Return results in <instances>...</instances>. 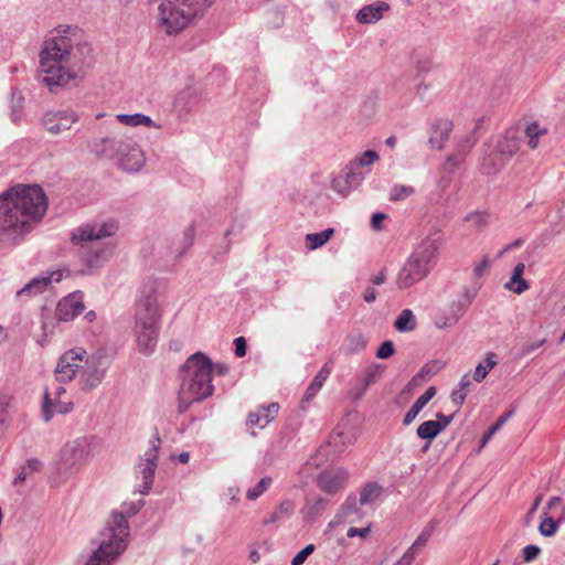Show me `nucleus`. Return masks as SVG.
I'll list each match as a JSON object with an SVG mask.
<instances>
[{
	"mask_svg": "<svg viewBox=\"0 0 565 565\" xmlns=\"http://www.w3.org/2000/svg\"><path fill=\"white\" fill-rule=\"evenodd\" d=\"M94 61L93 47L84 31L77 26L58 25L43 43L38 79L50 92H56L78 78Z\"/></svg>",
	"mask_w": 565,
	"mask_h": 565,
	"instance_id": "nucleus-1",
	"label": "nucleus"
},
{
	"mask_svg": "<svg viewBox=\"0 0 565 565\" xmlns=\"http://www.w3.org/2000/svg\"><path fill=\"white\" fill-rule=\"evenodd\" d=\"M47 209L42 188L17 184L0 196V243H12L31 231Z\"/></svg>",
	"mask_w": 565,
	"mask_h": 565,
	"instance_id": "nucleus-2",
	"label": "nucleus"
},
{
	"mask_svg": "<svg viewBox=\"0 0 565 565\" xmlns=\"http://www.w3.org/2000/svg\"><path fill=\"white\" fill-rule=\"evenodd\" d=\"M163 295L156 281L145 284L135 303V324L139 352L151 354L158 343Z\"/></svg>",
	"mask_w": 565,
	"mask_h": 565,
	"instance_id": "nucleus-3",
	"label": "nucleus"
},
{
	"mask_svg": "<svg viewBox=\"0 0 565 565\" xmlns=\"http://www.w3.org/2000/svg\"><path fill=\"white\" fill-rule=\"evenodd\" d=\"M212 372L213 364L205 354L196 352L186 359L179 369V375L182 376L179 412L186 409L191 403L202 401L213 394Z\"/></svg>",
	"mask_w": 565,
	"mask_h": 565,
	"instance_id": "nucleus-4",
	"label": "nucleus"
},
{
	"mask_svg": "<svg viewBox=\"0 0 565 565\" xmlns=\"http://www.w3.org/2000/svg\"><path fill=\"white\" fill-rule=\"evenodd\" d=\"M114 221L103 224H86L72 233V242L79 246V256L89 268H98L108 260L111 248L104 238L113 236L117 231Z\"/></svg>",
	"mask_w": 565,
	"mask_h": 565,
	"instance_id": "nucleus-5",
	"label": "nucleus"
},
{
	"mask_svg": "<svg viewBox=\"0 0 565 565\" xmlns=\"http://www.w3.org/2000/svg\"><path fill=\"white\" fill-rule=\"evenodd\" d=\"M443 243V234L435 231L417 245L397 274L396 285L399 289L414 286L430 273Z\"/></svg>",
	"mask_w": 565,
	"mask_h": 565,
	"instance_id": "nucleus-6",
	"label": "nucleus"
},
{
	"mask_svg": "<svg viewBox=\"0 0 565 565\" xmlns=\"http://www.w3.org/2000/svg\"><path fill=\"white\" fill-rule=\"evenodd\" d=\"M87 148L98 158L117 159L118 166L126 172H138L145 163L139 146L124 136L92 138Z\"/></svg>",
	"mask_w": 565,
	"mask_h": 565,
	"instance_id": "nucleus-7",
	"label": "nucleus"
},
{
	"mask_svg": "<svg viewBox=\"0 0 565 565\" xmlns=\"http://www.w3.org/2000/svg\"><path fill=\"white\" fill-rule=\"evenodd\" d=\"M129 525L124 513L113 512L110 521L100 533L98 548L85 565H109L126 548Z\"/></svg>",
	"mask_w": 565,
	"mask_h": 565,
	"instance_id": "nucleus-8",
	"label": "nucleus"
},
{
	"mask_svg": "<svg viewBox=\"0 0 565 565\" xmlns=\"http://www.w3.org/2000/svg\"><path fill=\"white\" fill-rule=\"evenodd\" d=\"M113 362V356L105 348H99L89 355H85L79 366L78 385L84 392H90L104 381Z\"/></svg>",
	"mask_w": 565,
	"mask_h": 565,
	"instance_id": "nucleus-9",
	"label": "nucleus"
},
{
	"mask_svg": "<svg viewBox=\"0 0 565 565\" xmlns=\"http://www.w3.org/2000/svg\"><path fill=\"white\" fill-rule=\"evenodd\" d=\"M102 440L94 436H81L68 441L62 451L61 470H77L99 454Z\"/></svg>",
	"mask_w": 565,
	"mask_h": 565,
	"instance_id": "nucleus-10",
	"label": "nucleus"
},
{
	"mask_svg": "<svg viewBox=\"0 0 565 565\" xmlns=\"http://www.w3.org/2000/svg\"><path fill=\"white\" fill-rule=\"evenodd\" d=\"M520 142L514 136H503L497 146L487 152L482 159L481 169L486 174H494L500 171L509 160L519 151Z\"/></svg>",
	"mask_w": 565,
	"mask_h": 565,
	"instance_id": "nucleus-11",
	"label": "nucleus"
},
{
	"mask_svg": "<svg viewBox=\"0 0 565 565\" xmlns=\"http://www.w3.org/2000/svg\"><path fill=\"white\" fill-rule=\"evenodd\" d=\"M149 448L140 456L139 462L136 466V478H141L142 483L138 484L140 494H148L154 477L157 468L158 452L160 449L161 440L156 437L149 441Z\"/></svg>",
	"mask_w": 565,
	"mask_h": 565,
	"instance_id": "nucleus-12",
	"label": "nucleus"
},
{
	"mask_svg": "<svg viewBox=\"0 0 565 565\" xmlns=\"http://www.w3.org/2000/svg\"><path fill=\"white\" fill-rule=\"evenodd\" d=\"M86 350L83 348H74L64 352L57 360L54 377L60 384H66L74 380L75 375H79V366L84 361Z\"/></svg>",
	"mask_w": 565,
	"mask_h": 565,
	"instance_id": "nucleus-13",
	"label": "nucleus"
},
{
	"mask_svg": "<svg viewBox=\"0 0 565 565\" xmlns=\"http://www.w3.org/2000/svg\"><path fill=\"white\" fill-rule=\"evenodd\" d=\"M65 394L66 390L62 385L56 386L54 393H50L47 390L44 391L42 417L45 423H49L55 413L67 414L73 409V402L62 399Z\"/></svg>",
	"mask_w": 565,
	"mask_h": 565,
	"instance_id": "nucleus-14",
	"label": "nucleus"
},
{
	"mask_svg": "<svg viewBox=\"0 0 565 565\" xmlns=\"http://www.w3.org/2000/svg\"><path fill=\"white\" fill-rule=\"evenodd\" d=\"M79 117L71 108L49 110L42 118L45 130L51 135H58L71 129L72 125L78 121Z\"/></svg>",
	"mask_w": 565,
	"mask_h": 565,
	"instance_id": "nucleus-15",
	"label": "nucleus"
},
{
	"mask_svg": "<svg viewBox=\"0 0 565 565\" xmlns=\"http://www.w3.org/2000/svg\"><path fill=\"white\" fill-rule=\"evenodd\" d=\"M63 279L62 270L43 273L31 279L23 288L17 291L18 298L30 299L44 292L52 282H60Z\"/></svg>",
	"mask_w": 565,
	"mask_h": 565,
	"instance_id": "nucleus-16",
	"label": "nucleus"
},
{
	"mask_svg": "<svg viewBox=\"0 0 565 565\" xmlns=\"http://www.w3.org/2000/svg\"><path fill=\"white\" fill-rule=\"evenodd\" d=\"M85 309L82 291H75L58 301L55 317L58 321H72Z\"/></svg>",
	"mask_w": 565,
	"mask_h": 565,
	"instance_id": "nucleus-17",
	"label": "nucleus"
},
{
	"mask_svg": "<svg viewBox=\"0 0 565 565\" xmlns=\"http://www.w3.org/2000/svg\"><path fill=\"white\" fill-rule=\"evenodd\" d=\"M215 0H179V31L201 17Z\"/></svg>",
	"mask_w": 565,
	"mask_h": 565,
	"instance_id": "nucleus-18",
	"label": "nucleus"
},
{
	"mask_svg": "<svg viewBox=\"0 0 565 565\" xmlns=\"http://www.w3.org/2000/svg\"><path fill=\"white\" fill-rule=\"evenodd\" d=\"M383 366L380 364H371L369 365L364 374L358 379V383L354 387L350 390V396L354 401H359L363 397L369 386L379 382L383 374Z\"/></svg>",
	"mask_w": 565,
	"mask_h": 565,
	"instance_id": "nucleus-19",
	"label": "nucleus"
},
{
	"mask_svg": "<svg viewBox=\"0 0 565 565\" xmlns=\"http://www.w3.org/2000/svg\"><path fill=\"white\" fill-rule=\"evenodd\" d=\"M348 472L343 468L322 471L318 477L319 488L327 493H335L343 488Z\"/></svg>",
	"mask_w": 565,
	"mask_h": 565,
	"instance_id": "nucleus-20",
	"label": "nucleus"
},
{
	"mask_svg": "<svg viewBox=\"0 0 565 565\" xmlns=\"http://www.w3.org/2000/svg\"><path fill=\"white\" fill-rule=\"evenodd\" d=\"M175 1L162 0L158 7V25L167 34L177 33Z\"/></svg>",
	"mask_w": 565,
	"mask_h": 565,
	"instance_id": "nucleus-21",
	"label": "nucleus"
},
{
	"mask_svg": "<svg viewBox=\"0 0 565 565\" xmlns=\"http://www.w3.org/2000/svg\"><path fill=\"white\" fill-rule=\"evenodd\" d=\"M452 130V122L446 118H439L433 121L429 136V145L435 149H443L445 142L449 139Z\"/></svg>",
	"mask_w": 565,
	"mask_h": 565,
	"instance_id": "nucleus-22",
	"label": "nucleus"
},
{
	"mask_svg": "<svg viewBox=\"0 0 565 565\" xmlns=\"http://www.w3.org/2000/svg\"><path fill=\"white\" fill-rule=\"evenodd\" d=\"M390 9V6L383 1H376L372 4L364 6L356 13V20L360 23H375L382 19L383 13Z\"/></svg>",
	"mask_w": 565,
	"mask_h": 565,
	"instance_id": "nucleus-23",
	"label": "nucleus"
},
{
	"mask_svg": "<svg viewBox=\"0 0 565 565\" xmlns=\"http://www.w3.org/2000/svg\"><path fill=\"white\" fill-rule=\"evenodd\" d=\"M436 387L429 386L424 394H422L415 403L411 406L404 416L403 424L409 425L417 417L419 412L427 405V403L435 396Z\"/></svg>",
	"mask_w": 565,
	"mask_h": 565,
	"instance_id": "nucleus-24",
	"label": "nucleus"
},
{
	"mask_svg": "<svg viewBox=\"0 0 565 565\" xmlns=\"http://www.w3.org/2000/svg\"><path fill=\"white\" fill-rule=\"evenodd\" d=\"M525 265L523 263L516 264L512 271L510 280L504 285V288L518 295H521L524 291H526L530 288V286L529 282L522 277Z\"/></svg>",
	"mask_w": 565,
	"mask_h": 565,
	"instance_id": "nucleus-25",
	"label": "nucleus"
},
{
	"mask_svg": "<svg viewBox=\"0 0 565 565\" xmlns=\"http://www.w3.org/2000/svg\"><path fill=\"white\" fill-rule=\"evenodd\" d=\"M359 504V499L355 495H349L345 502L341 505L338 516L349 523L356 522L361 518Z\"/></svg>",
	"mask_w": 565,
	"mask_h": 565,
	"instance_id": "nucleus-26",
	"label": "nucleus"
},
{
	"mask_svg": "<svg viewBox=\"0 0 565 565\" xmlns=\"http://www.w3.org/2000/svg\"><path fill=\"white\" fill-rule=\"evenodd\" d=\"M330 373H331V367L328 364L323 365L319 370V372L317 373V375L315 376V379L312 380V382L310 383V385L308 386V388L305 393L303 398L306 401H310L311 398H313L316 396V394L320 391V388L322 387L323 383L326 382V380L328 379Z\"/></svg>",
	"mask_w": 565,
	"mask_h": 565,
	"instance_id": "nucleus-27",
	"label": "nucleus"
},
{
	"mask_svg": "<svg viewBox=\"0 0 565 565\" xmlns=\"http://www.w3.org/2000/svg\"><path fill=\"white\" fill-rule=\"evenodd\" d=\"M116 119L119 122H121L126 126H131V127H136V126H140V125L148 126V127H156V128L159 127L157 124L153 122V120L149 116H146V115L139 114V113H136L132 115L119 114L116 116Z\"/></svg>",
	"mask_w": 565,
	"mask_h": 565,
	"instance_id": "nucleus-28",
	"label": "nucleus"
},
{
	"mask_svg": "<svg viewBox=\"0 0 565 565\" xmlns=\"http://www.w3.org/2000/svg\"><path fill=\"white\" fill-rule=\"evenodd\" d=\"M524 132L527 138L529 148L534 150L539 147L540 138L547 135L548 129L541 126L537 121H533L526 126Z\"/></svg>",
	"mask_w": 565,
	"mask_h": 565,
	"instance_id": "nucleus-29",
	"label": "nucleus"
},
{
	"mask_svg": "<svg viewBox=\"0 0 565 565\" xmlns=\"http://www.w3.org/2000/svg\"><path fill=\"white\" fill-rule=\"evenodd\" d=\"M417 326L414 312L411 309H404L397 316L394 327L399 332H411Z\"/></svg>",
	"mask_w": 565,
	"mask_h": 565,
	"instance_id": "nucleus-30",
	"label": "nucleus"
},
{
	"mask_svg": "<svg viewBox=\"0 0 565 565\" xmlns=\"http://www.w3.org/2000/svg\"><path fill=\"white\" fill-rule=\"evenodd\" d=\"M201 97V89L196 85L189 84L182 92L183 110L190 113L192 108L199 103Z\"/></svg>",
	"mask_w": 565,
	"mask_h": 565,
	"instance_id": "nucleus-31",
	"label": "nucleus"
},
{
	"mask_svg": "<svg viewBox=\"0 0 565 565\" xmlns=\"http://www.w3.org/2000/svg\"><path fill=\"white\" fill-rule=\"evenodd\" d=\"M497 354L493 352H489L484 362H481L477 365L473 373V381L480 383L482 382L488 373L497 365Z\"/></svg>",
	"mask_w": 565,
	"mask_h": 565,
	"instance_id": "nucleus-32",
	"label": "nucleus"
},
{
	"mask_svg": "<svg viewBox=\"0 0 565 565\" xmlns=\"http://www.w3.org/2000/svg\"><path fill=\"white\" fill-rule=\"evenodd\" d=\"M333 228H327L319 233H310L306 236V244L310 250L323 246L333 235Z\"/></svg>",
	"mask_w": 565,
	"mask_h": 565,
	"instance_id": "nucleus-33",
	"label": "nucleus"
},
{
	"mask_svg": "<svg viewBox=\"0 0 565 565\" xmlns=\"http://www.w3.org/2000/svg\"><path fill=\"white\" fill-rule=\"evenodd\" d=\"M471 385H472V382L470 380L469 374H465L461 377V380L458 384V387L451 392L452 403L456 404L458 407H460L465 403L466 396H467V394L469 392V387Z\"/></svg>",
	"mask_w": 565,
	"mask_h": 565,
	"instance_id": "nucleus-34",
	"label": "nucleus"
},
{
	"mask_svg": "<svg viewBox=\"0 0 565 565\" xmlns=\"http://www.w3.org/2000/svg\"><path fill=\"white\" fill-rule=\"evenodd\" d=\"M366 345V340L360 332L351 333L345 339L344 352L348 354H355L361 352Z\"/></svg>",
	"mask_w": 565,
	"mask_h": 565,
	"instance_id": "nucleus-35",
	"label": "nucleus"
},
{
	"mask_svg": "<svg viewBox=\"0 0 565 565\" xmlns=\"http://www.w3.org/2000/svg\"><path fill=\"white\" fill-rule=\"evenodd\" d=\"M416 433L419 438L431 441L440 434V426L435 420H426L418 426Z\"/></svg>",
	"mask_w": 565,
	"mask_h": 565,
	"instance_id": "nucleus-36",
	"label": "nucleus"
},
{
	"mask_svg": "<svg viewBox=\"0 0 565 565\" xmlns=\"http://www.w3.org/2000/svg\"><path fill=\"white\" fill-rule=\"evenodd\" d=\"M436 529V521L431 520L420 532L417 539L414 541L412 546L406 552H413L414 557L418 547L424 546L427 541L431 537Z\"/></svg>",
	"mask_w": 565,
	"mask_h": 565,
	"instance_id": "nucleus-37",
	"label": "nucleus"
},
{
	"mask_svg": "<svg viewBox=\"0 0 565 565\" xmlns=\"http://www.w3.org/2000/svg\"><path fill=\"white\" fill-rule=\"evenodd\" d=\"M295 510V503L290 500H284L278 508L271 513L265 524L276 523L285 516H290Z\"/></svg>",
	"mask_w": 565,
	"mask_h": 565,
	"instance_id": "nucleus-38",
	"label": "nucleus"
},
{
	"mask_svg": "<svg viewBox=\"0 0 565 565\" xmlns=\"http://www.w3.org/2000/svg\"><path fill=\"white\" fill-rule=\"evenodd\" d=\"M382 488L374 483H367L360 493V504H369L375 501L381 494Z\"/></svg>",
	"mask_w": 565,
	"mask_h": 565,
	"instance_id": "nucleus-39",
	"label": "nucleus"
},
{
	"mask_svg": "<svg viewBox=\"0 0 565 565\" xmlns=\"http://www.w3.org/2000/svg\"><path fill=\"white\" fill-rule=\"evenodd\" d=\"M379 153L374 150H366L356 159L352 160V169L370 167L379 160Z\"/></svg>",
	"mask_w": 565,
	"mask_h": 565,
	"instance_id": "nucleus-40",
	"label": "nucleus"
},
{
	"mask_svg": "<svg viewBox=\"0 0 565 565\" xmlns=\"http://www.w3.org/2000/svg\"><path fill=\"white\" fill-rule=\"evenodd\" d=\"M435 372L428 366L425 365L417 374H415L408 384L405 386V390L411 391L413 387L420 386L424 382L429 380Z\"/></svg>",
	"mask_w": 565,
	"mask_h": 565,
	"instance_id": "nucleus-41",
	"label": "nucleus"
},
{
	"mask_svg": "<svg viewBox=\"0 0 565 565\" xmlns=\"http://www.w3.org/2000/svg\"><path fill=\"white\" fill-rule=\"evenodd\" d=\"M557 527L558 523L553 518L548 516L546 512H544V516L539 526V532L541 535L551 537L556 533Z\"/></svg>",
	"mask_w": 565,
	"mask_h": 565,
	"instance_id": "nucleus-42",
	"label": "nucleus"
},
{
	"mask_svg": "<svg viewBox=\"0 0 565 565\" xmlns=\"http://www.w3.org/2000/svg\"><path fill=\"white\" fill-rule=\"evenodd\" d=\"M273 482V479L271 477H264L263 479L259 480V482L254 487V488H250L247 493H246V498L250 501H254L256 500L257 498H259L265 491L268 490V488L270 487Z\"/></svg>",
	"mask_w": 565,
	"mask_h": 565,
	"instance_id": "nucleus-43",
	"label": "nucleus"
},
{
	"mask_svg": "<svg viewBox=\"0 0 565 565\" xmlns=\"http://www.w3.org/2000/svg\"><path fill=\"white\" fill-rule=\"evenodd\" d=\"M513 411L507 412L502 414L498 420L488 429V431L481 438V446H484L492 436L508 422V419L512 416Z\"/></svg>",
	"mask_w": 565,
	"mask_h": 565,
	"instance_id": "nucleus-44",
	"label": "nucleus"
},
{
	"mask_svg": "<svg viewBox=\"0 0 565 565\" xmlns=\"http://www.w3.org/2000/svg\"><path fill=\"white\" fill-rule=\"evenodd\" d=\"M415 192L414 188L411 185H404V184H396L391 189L390 192V200L391 201H402L411 195H413Z\"/></svg>",
	"mask_w": 565,
	"mask_h": 565,
	"instance_id": "nucleus-45",
	"label": "nucleus"
},
{
	"mask_svg": "<svg viewBox=\"0 0 565 565\" xmlns=\"http://www.w3.org/2000/svg\"><path fill=\"white\" fill-rule=\"evenodd\" d=\"M344 180L349 185H359L364 179V174L361 169H352V162H350L344 170Z\"/></svg>",
	"mask_w": 565,
	"mask_h": 565,
	"instance_id": "nucleus-46",
	"label": "nucleus"
},
{
	"mask_svg": "<svg viewBox=\"0 0 565 565\" xmlns=\"http://www.w3.org/2000/svg\"><path fill=\"white\" fill-rule=\"evenodd\" d=\"M246 424L249 427L257 426L259 428H264L268 425V419L264 418V414L260 412V407L255 413H250L247 417Z\"/></svg>",
	"mask_w": 565,
	"mask_h": 565,
	"instance_id": "nucleus-47",
	"label": "nucleus"
},
{
	"mask_svg": "<svg viewBox=\"0 0 565 565\" xmlns=\"http://www.w3.org/2000/svg\"><path fill=\"white\" fill-rule=\"evenodd\" d=\"M313 544L307 545L305 548H302L294 556V558L291 559V565H302L306 562V559L313 553Z\"/></svg>",
	"mask_w": 565,
	"mask_h": 565,
	"instance_id": "nucleus-48",
	"label": "nucleus"
},
{
	"mask_svg": "<svg viewBox=\"0 0 565 565\" xmlns=\"http://www.w3.org/2000/svg\"><path fill=\"white\" fill-rule=\"evenodd\" d=\"M488 217L487 213L477 212L469 214L466 220L471 222L478 230H481L488 224Z\"/></svg>",
	"mask_w": 565,
	"mask_h": 565,
	"instance_id": "nucleus-49",
	"label": "nucleus"
},
{
	"mask_svg": "<svg viewBox=\"0 0 565 565\" xmlns=\"http://www.w3.org/2000/svg\"><path fill=\"white\" fill-rule=\"evenodd\" d=\"M395 352L392 341H384L376 351V358L385 360L391 358Z\"/></svg>",
	"mask_w": 565,
	"mask_h": 565,
	"instance_id": "nucleus-50",
	"label": "nucleus"
},
{
	"mask_svg": "<svg viewBox=\"0 0 565 565\" xmlns=\"http://www.w3.org/2000/svg\"><path fill=\"white\" fill-rule=\"evenodd\" d=\"M463 158L465 154L462 152L449 156L444 164V169L451 173L463 161Z\"/></svg>",
	"mask_w": 565,
	"mask_h": 565,
	"instance_id": "nucleus-51",
	"label": "nucleus"
},
{
	"mask_svg": "<svg viewBox=\"0 0 565 565\" xmlns=\"http://www.w3.org/2000/svg\"><path fill=\"white\" fill-rule=\"evenodd\" d=\"M477 296V289H465V292H463V301L459 302L458 305V311L460 312V315H462L465 312V310L468 308V306H470V303L472 302V300L476 298Z\"/></svg>",
	"mask_w": 565,
	"mask_h": 565,
	"instance_id": "nucleus-52",
	"label": "nucleus"
},
{
	"mask_svg": "<svg viewBox=\"0 0 565 565\" xmlns=\"http://www.w3.org/2000/svg\"><path fill=\"white\" fill-rule=\"evenodd\" d=\"M194 237H195L194 226L193 225H189L183 231V242H184V245L182 247V250H179V255L181 253L185 252L193 244Z\"/></svg>",
	"mask_w": 565,
	"mask_h": 565,
	"instance_id": "nucleus-53",
	"label": "nucleus"
},
{
	"mask_svg": "<svg viewBox=\"0 0 565 565\" xmlns=\"http://www.w3.org/2000/svg\"><path fill=\"white\" fill-rule=\"evenodd\" d=\"M522 553L524 562L529 563L539 557L541 554V548L536 545H526Z\"/></svg>",
	"mask_w": 565,
	"mask_h": 565,
	"instance_id": "nucleus-54",
	"label": "nucleus"
},
{
	"mask_svg": "<svg viewBox=\"0 0 565 565\" xmlns=\"http://www.w3.org/2000/svg\"><path fill=\"white\" fill-rule=\"evenodd\" d=\"M279 405L277 403H270L268 406H262L260 412L264 414V418L268 419V424L278 414Z\"/></svg>",
	"mask_w": 565,
	"mask_h": 565,
	"instance_id": "nucleus-55",
	"label": "nucleus"
},
{
	"mask_svg": "<svg viewBox=\"0 0 565 565\" xmlns=\"http://www.w3.org/2000/svg\"><path fill=\"white\" fill-rule=\"evenodd\" d=\"M234 344H235V354H236V356H238V358L245 356L246 349H247L245 338L244 337L236 338L234 340Z\"/></svg>",
	"mask_w": 565,
	"mask_h": 565,
	"instance_id": "nucleus-56",
	"label": "nucleus"
},
{
	"mask_svg": "<svg viewBox=\"0 0 565 565\" xmlns=\"http://www.w3.org/2000/svg\"><path fill=\"white\" fill-rule=\"evenodd\" d=\"M490 266V260L487 256H484L473 268V274L476 277H481Z\"/></svg>",
	"mask_w": 565,
	"mask_h": 565,
	"instance_id": "nucleus-57",
	"label": "nucleus"
},
{
	"mask_svg": "<svg viewBox=\"0 0 565 565\" xmlns=\"http://www.w3.org/2000/svg\"><path fill=\"white\" fill-rule=\"evenodd\" d=\"M387 217L384 213H374L371 217V227L374 231H380L382 228V222Z\"/></svg>",
	"mask_w": 565,
	"mask_h": 565,
	"instance_id": "nucleus-58",
	"label": "nucleus"
},
{
	"mask_svg": "<svg viewBox=\"0 0 565 565\" xmlns=\"http://www.w3.org/2000/svg\"><path fill=\"white\" fill-rule=\"evenodd\" d=\"M437 424L440 426V433L452 422L455 414L445 415L443 413H437Z\"/></svg>",
	"mask_w": 565,
	"mask_h": 565,
	"instance_id": "nucleus-59",
	"label": "nucleus"
},
{
	"mask_svg": "<svg viewBox=\"0 0 565 565\" xmlns=\"http://www.w3.org/2000/svg\"><path fill=\"white\" fill-rule=\"evenodd\" d=\"M370 532H371L370 527H363V529L350 527L348 530L347 535H348V537L360 536V537L365 539L370 534Z\"/></svg>",
	"mask_w": 565,
	"mask_h": 565,
	"instance_id": "nucleus-60",
	"label": "nucleus"
},
{
	"mask_svg": "<svg viewBox=\"0 0 565 565\" xmlns=\"http://www.w3.org/2000/svg\"><path fill=\"white\" fill-rule=\"evenodd\" d=\"M460 312L458 311L457 315L455 317H451V318H446V319H440V320H437L436 321V326L437 328L439 329H443V328H446V327H450V326H454L455 323H457L459 317H460Z\"/></svg>",
	"mask_w": 565,
	"mask_h": 565,
	"instance_id": "nucleus-61",
	"label": "nucleus"
},
{
	"mask_svg": "<svg viewBox=\"0 0 565 565\" xmlns=\"http://www.w3.org/2000/svg\"><path fill=\"white\" fill-rule=\"evenodd\" d=\"M31 475V472L28 470V467L25 466H22L14 479V484H18V483H21V482H24L28 477Z\"/></svg>",
	"mask_w": 565,
	"mask_h": 565,
	"instance_id": "nucleus-62",
	"label": "nucleus"
},
{
	"mask_svg": "<svg viewBox=\"0 0 565 565\" xmlns=\"http://www.w3.org/2000/svg\"><path fill=\"white\" fill-rule=\"evenodd\" d=\"M43 463L36 459V458H31L28 460L25 467H28V470L33 473L35 471H39L41 468H42Z\"/></svg>",
	"mask_w": 565,
	"mask_h": 565,
	"instance_id": "nucleus-63",
	"label": "nucleus"
},
{
	"mask_svg": "<svg viewBox=\"0 0 565 565\" xmlns=\"http://www.w3.org/2000/svg\"><path fill=\"white\" fill-rule=\"evenodd\" d=\"M414 562L413 552H405L403 556L394 565H412Z\"/></svg>",
	"mask_w": 565,
	"mask_h": 565,
	"instance_id": "nucleus-64",
	"label": "nucleus"
}]
</instances>
